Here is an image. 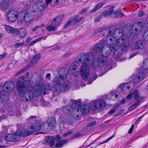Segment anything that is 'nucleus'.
Segmentation results:
<instances>
[{
	"instance_id": "obj_1",
	"label": "nucleus",
	"mask_w": 148,
	"mask_h": 148,
	"mask_svg": "<svg viewBox=\"0 0 148 148\" xmlns=\"http://www.w3.org/2000/svg\"><path fill=\"white\" fill-rule=\"evenodd\" d=\"M109 32L106 40V46L104 47V40H101L92 48L91 51L82 53L80 58L69 66L68 70L65 68L59 70V77H56L53 80L54 83L60 86L59 91L65 92L69 90L72 82L76 83L78 81L79 74L84 80L86 79L90 73V66L92 69L96 70L99 66H104L107 60V56L110 55L112 51L114 59H120L121 52L119 50V48L111 30Z\"/></svg>"
},
{
	"instance_id": "obj_2",
	"label": "nucleus",
	"mask_w": 148,
	"mask_h": 148,
	"mask_svg": "<svg viewBox=\"0 0 148 148\" xmlns=\"http://www.w3.org/2000/svg\"><path fill=\"white\" fill-rule=\"evenodd\" d=\"M29 77V74L27 73L25 76H22L20 77L17 82L16 87L18 92L20 94L23 93L21 96L22 101L30 100L34 96L38 97L42 94L45 95L47 94L46 91L51 89L49 84H45L43 77L42 76L40 78L34 90V88L29 87L30 82L29 80L25 82V77L27 78Z\"/></svg>"
},
{
	"instance_id": "obj_3",
	"label": "nucleus",
	"mask_w": 148,
	"mask_h": 148,
	"mask_svg": "<svg viewBox=\"0 0 148 148\" xmlns=\"http://www.w3.org/2000/svg\"><path fill=\"white\" fill-rule=\"evenodd\" d=\"M64 0H46V6L44 5V3L42 1H37L33 5L32 11L30 10V7L29 5H26L23 10L19 14L18 22L21 23L25 22L28 24H30L33 21L34 16L41 14L44 9L58 3H62Z\"/></svg>"
},
{
	"instance_id": "obj_4",
	"label": "nucleus",
	"mask_w": 148,
	"mask_h": 148,
	"mask_svg": "<svg viewBox=\"0 0 148 148\" xmlns=\"http://www.w3.org/2000/svg\"><path fill=\"white\" fill-rule=\"evenodd\" d=\"M114 91L112 92L108 96L107 95L103 96V99L99 98L92 101L90 103V106L88 104H86L80 106V102L75 100H73V102L71 104L72 108L75 109L80 107V110L82 114H85L89 112L90 110L92 111H95L98 108L101 110L105 106L106 102L103 99L108 98L110 100H114V99L118 100L119 97L118 95L116 94Z\"/></svg>"
},
{
	"instance_id": "obj_5",
	"label": "nucleus",
	"mask_w": 148,
	"mask_h": 148,
	"mask_svg": "<svg viewBox=\"0 0 148 148\" xmlns=\"http://www.w3.org/2000/svg\"><path fill=\"white\" fill-rule=\"evenodd\" d=\"M140 70L141 71L136 76L134 74L130 77V80H132L130 82L127 84L123 83L119 86V88L123 94L129 92L130 88H134L135 84L144 79L145 75L148 73V58L143 61Z\"/></svg>"
},
{
	"instance_id": "obj_6",
	"label": "nucleus",
	"mask_w": 148,
	"mask_h": 148,
	"mask_svg": "<svg viewBox=\"0 0 148 148\" xmlns=\"http://www.w3.org/2000/svg\"><path fill=\"white\" fill-rule=\"evenodd\" d=\"M127 30L126 31H122V30L117 29H116L112 34L115 37V41L117 45L119 48V47L122 46V49L123 51H128L132 49V44L130 42L128 36L130 35V31Z\"/></svg>"
},
{
	"instance_id": "obj_7",
	"label": "nucleus",
	"mask_w": 148,
	"mask_h": 148,
	"mask_svg": "<svg viewBox=\"0 0 148 148\" xmlns=\"http://www.w3.org/2000/svg\"><path fill=\"white\" fill-rule=\"evenodd\" d=\"M46 124L47 122H45L41 125L39 123H36L32 124L30 127V129L22 131L18 129L15 132V134L17 136H21L24 137L27 136L34 134H36L35 133V132H38L40 129L44 130Z\"/></svg>"
},
{
	"instance_id": "obj_8",
	"label": "nucleus",
	"mask_w": 148,
	"mask_h": 148,
	"mask_svg": "<svg viewBox=\"0 0 148 148\" xmlns=\"http://www.w3.org/2000/svg\"><path fill=\"white\" fill-rule=\"evenodd\" d=\"M70 108L69 106H64L62 108V110L63 112V116L59 118L61 123L66 122L69 124H71L73 119H79V115H77L76 117L72 115L73 114L70 112Z\"/></svg>"
},
{
	"instance_id": "obj_9",
	"label": "nucleus",
	"mask_w": 148,
	"mask_h": 148,
	"mask_svg": "<svg viewBox=\"0 0 148 148\" xmlns=\"http://www.w3.org/2000/svg\"><path fill=\"white\" fill-rule=\"evenodd\" d=\"M7 18L8 21L10 22H13L18 19L19 14L17 11L11 10L8 11L6 13Z\"/></svg>"
},
{
	"instance_id": "obj_10",
	"label": "nucleus",
	"mask_w": 148,
	"mask_h": 148,
	"mask_svg": "<svg viewBox=\"0 0 148 148\" xmlns=\"http://www.w3.org/2000/svg\"><path fill=\"white\" fill-rule=\"evenodd\" d=\"M15 87L14 83L12 82H6L3 86H2L1 84H0V88H3L4 90L0 91V98L2 96L1 95L3 94L5 92H9L13 90Z\"/></svg>"
},
{
	"instance_id": "obj_11",
	"label": "nucleus",
	"mask_w": 148,
	"mask_h": 148,
	"mask_svg": "<svg viewBox=\"0 0 148 148\" xmlns=\"http://www.w3.org/2000/svg\"><path fill=\"white\" fill-rule=\"evenodd\" d=\"M78 16L76 15L74 17L69 19L67 23L64 25V28H67L70 25L71 23L72 22L74 23H76L79 22L82 20L83 18V17H81L79 19H78Z\"/></svg>"
},
{
	"instance_id": "obj_12",
	"label": "nucleus",
	"mask_w": 148,
	"mask_h": 148,
	"mask_svg": "<svg viewBox=\"0 0 148 148\" xmlns=\"http://www.w3.org/2000/svg\"><path fill=\"white\" fill-rule=\"evenodd\" d=\"M26 29L24 28L16 29L15 35L21 38H24L26 36Z\"/></svg>"
},
{
	"instance_id": "obj_13",
	"label": "nucleus",
	"mask_w": 148,
	"mask_h": 148,
	"mask_svg": "<svg viewBox=\"0 0 148 148\" xmlns=\"http://www.w3.org/2000/svg\"><path fill=\"white\" fill-rule=\"evenodd\" d=\"M145 44L142 40H138L134 44V46L136 49H143L145 48Z\"/></svg>"
},
{
	"instance_id": "obj_14",
	"label": "nucleus",
	"mask_w": 148,
	"mask_h": 148,
	"mask_svg": "<svg viewBox=\"0 0 148 148\" xmlns=\"http://www.w3.org/2000/svg\"><path fill=\"white\" fill-rule=\"evenodd\" d=\"M62 18V16H57L52 21L51 23V25L56 27L58 26L61 21Z\"/></svg>"
},
{
	"instance_id": "obj_15",
	"label": "nucleus",
	"mask_w": 148,
	"mask_h": 148,
	"mask_svg": "<svg viewBox=\"0 0 148 148\" xmlns=\"http://www.w3.org/2000/svg\"><path fill=\"white\" fill-rule=\"evenodd\" d=\"M16 136H17L15 134H9L5 135V140L8 142H12L16 139Z\"/></svg>"
},
{
	"instance_id": "obj_16",
	"label": "nucleus",
	"mask_w": 148,
	"mask_h": 148,
	"mask_svg": "<svg viewBox=\"0 0 148 148\" xmlns=\"http://www.w3.org/2000/svg\"><path fill=\"white\" fill-rule=\"evenodd\" d=\"M133 26L135 27H137V28H135V31L136 32V34H137L139 32V30H142V28L143 27V25L142 23L141 22H136L133 24Z\"/></svg>"
},
{
	"instance_id": "obj_17",
	"label": "nucleus",
	"mask_w": 148,
	"mask_h": 148,
	"mask_svg": "<svg viewBox=\"0 0 148 148\" xmlns=\"http://www.w3.org/2000/svg\"><path fill=\"white\" fill-rule=\"evenodd\" d=\"M5 28L7 32L15 35L16 28H14L11 26L7 25H5Z\"/></svg>"
},
{
	"instance_id": "obj_18",
	"label": "nucleus",
	"mask_w": 148,
	"mask_h": 148,
	"mask_svg": "<svg viewBox=\"0 0 148 148\" xmlns=\"http://www.w3.org/2000/svg\"><path fill=\"white\" fill-rule=\"evenodd\" d=\"M113 8L112 7H110L108 8V10L104 11L101 14L102 16H104L105 17H107L112 14L113 11Z\"/></svg>"
},
{
	"instance_id": "obj_19",
	"label": "nucleus",
	"mask_w": 148,
	"mask_h": 148,
	"mask_svg": "<svg viewBox=\"0 0 148 148\" xmlns=\"http://www.w3.org/2000/svg\"><path fill=\"white\" fill-rule=\"evenodd\" d=\"M9 1L8 0H5L0 5V7L2 10L3 11L6 10L8 8Z\"/></svg>"
},
{
	"instance_id": "obj_20",
	"label": "nucleus",
	"mask_w": 148,
	"mask_h": 148,
	"mask_svg": "<svg viewBox=\"0 0 148 148\" xmlns=\"http://www.w3.org/2000/svg\"><path fill=\"white\" fill-rule=\"evenodd\" d=\"M47 142L49 143L50 146H52L54 143V138L53 137L47 136L45 137Z\"/></svg>"
},
{
	"instance_id": "obj_21",
	"label": "nucleus",
	"mask_w": 148,
	"mask_h": 148,
	"mask_svg": "<svg viewBox=\"0 0 148 148\" xmlns=\"http://www.w3.org/2000/svg\"><path fill=\"white\" fill-rule=\"evenodd\" d=\"M48 123V126L49 127H54L56 123L55 119L54 117H51L49 118L47 121Z\"/></svg>"
},
{
	"instance_id": "obj_22",
	"label": "nucleus",
	"mask_w": 148,
	"mask_h": 148,
	"mask_svg": "<svg viewBox=\"0 0 148 148\" xmlns=\"http://www.w3.org/2000/svg\"><path fill=\"white\" fill-rule=\"evenodd\" d=\"M103 5L104 4L103 3H100L97 4L93 9L90 11V14L95 12L97 10L100 9Z\"/></svg>"
},
{
	"instance_id": "obj_23",
	"label": "nucleus",
	"mask_w": 148,
	"mask_h": 148,
	"mask_svg": "<svg viewBox=\"0 0 148 148\" xmlns=\"http://www.w3.org/2000/svg\"><path fill=\"white\" fill-rule=\"evenodd\" d=\"M68 141L65 139L62 141H59L55 144V147H57L61 148L62 147L63 144L67 143Z\"/></svg>"
},
{
	"instance_id": "obj_24",
	"label": "nucleus",
	"mask_w": 148,
	"mask_h": 148,
	"mask_svg": "<svg viewBox=\"0 0 148 148\" xmlns=\"http://www.w3.org/2000/svg\"><path fill=\"white\" fill-rule=\"evenodd\" d=\"M41 58L40 55V54H36L32 59L31 62L32 63H36L38 60L40 59Z\"/></svg>"
},
{
	"instance_id": "obj_25",
	"label": "nucleus",
	"mask_w": 148,
	"mask_h": 148,
	"mask_svg": "<svg viewBox=\"0 0 148 148\" xmlns=\"http://www.w3.org/2000/svg\"><path fill=\"white\" fill-rule=\"evenodd\" d=\"M140 102L139 100H137L136 101L135 103L132 105L129 108V111H132L135 109L137 106Z\"/></svg>"
},
{
	"instance_id": "obj_26",
	"label": "nucleus",
	"mask_w": 148,
	"mask_h": 148,
	"mask_svg": "<svg viewBox=\"0 0 148 148\" xmlns=\"http://www.w3.org/2000/svg\"><path fill=\"white\" fill-rule=\"evenodd\" d=\"M134 99L135 100H139V95L138 93V92L137 90H135L133 92Z\"/></svg>"
},
{
	"instance_id": "obj_27",
	"label": "nucleus",
	"mask_w": 148,
	"mask_h": 148,
	"mask_svg": "<svg viewBox=\"0 0 148 148\" xmlns=\"http://www.w3.org/2000/svg\"><path fill=\"white\" fill-rule=\"evenodd\" d=\"M46 37H47L46 36L45 37V36H43L41 37H40V38H39L29 43V45H32L33 44H34L38 42L39 40H40L41 39H43L45 40L46 39Z\"/></svg>"
},
{
	"instance_id": "obj_28",
	"label": "nucleus",
	"mask_w": 148,
	"mask_h": 148,
	"mask_svg": "<svg viewBox=\"0 0 148 148\" xmlns=\"http://www.w3.org/2000/svg\"><path fill=\"white\" fill-rule=\"evenodd\" d=\"M47 29L48 30L51 31H54L56 29V27L53 25H52L51 24L48 26L47 27Z\"/></svg>"
},
{
	"instance_id": "obj_29",
	"label": "nucleus",
	"mask_w": 148,
	"mask_h": 148,
	"mask_svg": "<svg viewBox=\"0 0 148 148\" xmlns=\"http://www.w3.org/2000/svg\"><path fill=\"white\" fill-rule=\"evenodd\" d=\"M105 30L104 27H101L99 28L97 31L95 32L93 34V35L95 36L97 34Z\"/></svg>"
},
{
	"instance_id": "obj_30",
	"label": "nucleus",
	"mask_w": 148,
	"mask_h": 148,
	"mask_svg": "<svg viewBox=\"0 0 148 148\" xmlns=\"http://www.w3.org/2000/svg\"><path fill=\"white\" fill-rule=\"evenodd\" d=\"M97 78V76L96 75H94L93 77V80H88L86 83L87 84H91L92 82L95 80Z\"/></svg>"
},
{
	"instance_id": "obj_31",
	"label": "nucleus",
	"mask_w": 148,
	"mask_h": 148,
	"mask_svg": "<svg viewBox=\"0 0 148 148\" xmlns=\"http://www.w3.org/2000/svg\"><path fill=\"white\" fill-rule=\"evenodd\" d=\"M115 13L117 16H119L122 15L123 13L120 10H118L115 12Z\"/></svg>"
},
{
	"instance_id": "obj_32",
	"label": "nucleus",
	"mask_w": 148,
	"mask_h": 148,
	"mask_svg": "<svg viewBox=\"0 0 148 148\" xmlns=\"http://www.w3.org/2000/svg\"><path fill=\"white\" fill-rule=\"evenodd\" d=\"M26 68H24L20 70L16 74V75H20L21 74V73H23L24 71H26Z\"/></svg>"
},
{
	"instance_id": "obj_33",
	"label": "nucleus",
	"mask_w": 148,
	"mask_h": 148,
	"mask_svg": "<svg viewBox=\"0 0 148 148\" xmlns=\"http://www.w3.org/2000/svg\"><path fill=\"white\" fill-rule=\"evenodd\" d=\"M24 44V42L23 41L21 43H16L14 45V47L16 48H18L20 46H22Z\"/></svg>"
},
{
	"instance_id": "obj_34",
	"label": "nucleus",
	"mask_w": 148,
	"mask_h": 148,
	"mask_svg": "<svg viewBox=\"0 0 148 148\" xmlns=\"http://www.w3.org/2000/svg\"><path fill=\"white\" fill-rule=\"evenodd\" d=\"M114 137V135H113L111 137H109L108 139H106L105 140L102 142L101 144H104V143H106L109 141L110 140L112 139L113 137Z\"/></svg>"
},
{
	"instance_id": "obj_35",
	"label": "nucleus",
	"mask_w": 148,
	"mask_h": 148,
	"mask_svg": "<svg viewBox=\"0 0 148 148\" xmlns=\"http://www.w3.org/2000/svg\"><path fill=\"white\" fill-rule=\"evenodd\" d=\"M44 26V24H42L40 26H36L34 28L32 29V31L33 32L35 31L39 27H42Z\"/></svg>"
},
{
	"instance_id": "obj_36",
	"label": "nucleus",
	"mask_w": 148,
	"mask_h": 148,
	"mask_svg": "<svg viewBox=\"0 0 148 148\" xmlns=\"http://www.w3.org/2000/svg\"><path fill=\"white\" fill-rule=\"evenodd\" d=\"M96 123V122L95 121H92L90 122L88 125V127H90L94 125H95Z\"/></svg>"
},
{
	"instance_id": "obj_37",
	"label": "nucleus",
	"mask_w": 148,
	"mask_h": 148,
	"mask_svg": "<svg viewBox=\"0 0 148 148\" xmlns=\"http://www.w3.org/2000/svg\"><path fill=\"white\" fill-rule=\"evenodd\" d=\"M51 74L50 73H48L46 75L45 78L47 79L50 80L51 78Z\"/></svg>"
},
{
	"instance_id": "obj_38",
	"label": "nucleus",
	"mask_w": 148,
	"mask_h": 148,
	"mask_svg": "<svg viewBox=\"0 0 148 148\" xmlns=\"http://www.w3.org/2000/svg\"><path fill=\"white\" fill-rule=\"evenodd\" d=\"M101 14H100L98 17L96 18L95 20V21L97 22L99 21L101 18Z\"/></svg>"
},
{
	"instance_id": "obj_39",
	"label": "nucleus",
	"mask_w": 148,
	"mask_h": 148,
	"mask_svg": "<svg viewBox=\"0 0 148 148\" xmlns=\"http://www.w3.org/2000/svg\"><path fill=\"white\" fill-rule=\"evenodd\" d=\"M124 110L123 109H122L119 111L118 112L116 113V115H119L122 114L124 112Z\"/></svg>"
},
{
	"instance_id": "obj_40",
	"label": "nucleus",
	"mask_w": 148,
	"mask_h": 148,
	"mask_svg": "<svg viewBox=\"0 0 148 148\" xmlns=\"http://www.w3.org/2000/svg\"><path fill=\"white\" fill-rule=\"evenodd\" d=\"M138 16L139 17H141L143 16L144 15V13L143 11H140L138 12Z\"/></svg>"
},
{
	"instance_id": "obj_41",
	"label": "nucleus",
	"mask_w": 148,
	"mask_h": 148,
	"mask_svg": "<svg viewBox=\"0 0 148 148\" xmlns=\"http://www.w3.org/2000/svg\"><path fill=\"white\" fill-rule=\"evenodd\" d=\"M61 139V137L60 135H58L56 136L55 137L56 140L57 142H58L60 141Z\"/></svg>"
},
{
	"instance_id": "obj_42",
	"label": "nucleus",
	"mask_w": 148,
	"mask_h": 148,
	"mask_svg": "<svg viewBox=\"0 0 148 148\" xmlns=\"http://www.w3.org/2000/svg\"><path fill=\"white\" fill-rule=\"evenodd\" d=\"M132 92L129 93L127 97V99L128 100H130L132 97Z\"/></svg>"
},
{
	"instance_id": "obj_43",
	"label": "nucleus",
	"mask_w": 148,
	"mask_h": 148,
	"mask_svg": "<svg viewBox=\"0 0 148 148\" xmlns=\"http://www.w3.org/2000/svg\"><path fill=\"white\" fill-rule=\"evenodd\" d=\"M137 54V53L136 52L132 54H131L130 55L129 57V58L130 59L132 58L133 57H134Z\"/></svg>"
},
{
	"instance_id": "obj_44",
	"label": "nucleus",
	"mask_w": 148,
	"mask_h": 148,
	"mask_svg": "<svg viewBox=\"0 0 148 148\" xmlns=\"http://www.w3.org/2000/svg\"><path fill=\"white\" fill-rule=\"evenodd\" d=\"M61 47L59 45H57L56 47H54L53 48V49L55 50H58L60 49H61Z\"/></svg>"
},
{
	"instance_id": "obj_45",
	"label": "nucleus",
	"mask_w": 148,
	"mask_h": 148,
	"mask_svg": "<svg viewBox=\"0 0 148 148\" xmlns=\"http://www.w3.org/2000/svg\"><path fill=\"white\" fill-rule=\"evenodd\" d=\"M5 57V54H2L0 55V59L2 60Z\"/></svg>"
},
{
	"instance_id": "obj_46",
	"label": "nucleus",
	"mask_w": 148,
	"mask_h": 148,
	"mask_svg": "<svg viewBox=\"0 0 148 148\" xmlns=\"http://www.w3.org/2000/svg\"><path fill=\"white\" fill-rule=\"evenodd\" d=\"M87 10L86 9L84 8L82 10L80 14H83L86 12Z\"/></svg>"
},
{
	"instance_id": "obj_47",
	"label": "nucleus",
	"mask_w": 148,
	"mask_h": 148,
	"mask_svg": "<svg viewBox=\"0 0 148 148\" xmlns=\"http://www.w3.org/2000/svg\"><path fill=\"white\" fill-rule=\"evenodd\" d=\"M115 111V109H112L110 110V111L109 112V114H111L113 113H114Z\"/></svg>"
},
{
	"instance_id": "obj_48",
	"label": "nucleus",
	"mask_w": 148,
	"mask_h": 148,
	"mask_svg": "<svg viewBox=\"0 0 148 148\" xmlns=\"http://www.w3.org/2000/svg\"><path fill=\"white\" fill-rule=\"evenodd\" d=\"M81 135V134L79 132L78 133L75 134L74 136L75 137H77Z\"/></svg>"
},
{
	"instance_id": "obj_49",
	"label": "nucleus",
	"mask_w": 148,
	"mask_h": 148,
	"mask_svg": "<svg viewBox=\"0 0 148 148\" xmlns=\"http://www.w3.org/2000/svg\"><path fill=\"white\" fill-rule=\"evenodd\" d=\"M71 133H72V132H68L67 133H65L63 135V136L64 137V136H67V135L69 134H71Z\"/></svg>"
},
{
	"instance_id": "obj_50",
	"label": "nucleus",
	"mask_w": 148,
	"mask_h": 148,
	"mask_svg": "<svg viewBox=\"0 0 148 148\" xmlns=\"http://www.w3.org/2000/svg\"><path fill=\"white\" fill-rule=\"evenodd\" d=\"M126 101V99H123L121 100L120 102L122 104L124 103Z\"/></svg>"
},
{
	"instance_id": "obj_51",
	"label": "nucleus",
	"mask_w": 148,
	"mask_h": 148,
	"mask_svg": "<svg viewBox=\"0 0 148 148\" xmlns=\"http://www.w3.org/2000/svg\"><path fill=\"white\" fill-rule=\"evenodd\" d=\"M3 128L4 130L6 131H7L8 129V127L6 126H3Z\"/></svg>"
},
{
	"instance_id": "obj_52",
	"label": "nucleus",
	"mask_w": 148,
	"mask_h": 148,
	"mask_svg": "<svg viewBox=\"0 0 148 148\" xmlns=\"http://www.w3.org/2000/svg\"><path fill=\"white\" fill-rule=\"evenodd\" d=\"M31 40V38H29V37H28L27 38L26 40V42H29V41H30V40Z\"/></svg>"
},
{
	"instance_id": "obj_53",
	"label": "nucleus",
	"mask_w": 148,
	"mask_h": 148,
	"mask_svg": "<svg viewBox=\"0 0 148 148\" xmlns=\"http://www.w3.org/2000/svg\"><path fill=\"white\" fill-rule=\"evenodd\" d=\"M9 114L10 116H12L14 115L13 112L11 111L9 112Z\"/></svg>"
},
{
	"instance_id": "obj_54",
	"label": "nucleus",
	"mask_w": 148,
	"mask_h": 148,
	"mask_svg": "<svg viewBox=\"0 0 148 148\" xmlns=\"http://www.w3.org/2000/svg\"><path fill=\"white\" fill-rule=\"evenodd\" d=\"M35 116H31L29 118V119L30 120L31 119H34L35 118Z\"/></svg>"
},
{
	"instance_id": "obj_55",
	"label": "nucleus",
	"mask_w": 148,
	"mask_h": 148,
	"mask_svg": "<svg viewBox=\"0 0 148 148\" xmlns=\"http://www.w3.org/2000/svg\"><path fill=\"white\" fill-rule=\"evenodd\" d=\"M132 130H132L130 128V129L129 130V131L128 132V133L129 134L131 133H132Z\"/></svg>"
},
{
	"instance_id": "obj_56",
	"label": "nucleus",
	"mask_w": 148,
	"mask_h": 148,
	"mask_svg": "<svg viewBox=\"0 0 148 148\" xmlns=\"http://www.w3.org/2000/svg\"><path fill=\"white\" fill-rule=\"evenodd\" d=\"M144 116V115H143L142 116H141L140 117L138 118V120H140V119H141Z\"/></svg>"
},
{
	"instance_id": "obj_57",
	"label": "nucleus",
	"mask_w": 148,
	"mask_h": 148,
	"mask_svg": "<svg viewBox=\"0 0 148 148\" xmlns=\"http://www.w3.org/2000/svg\"><path fill=\"white\" fill-rule=\"evenodd\" d=\"M134 128V125L133 124H132L131 127L130 128V129L132 130H133Z\"/></svg>"
},
{
	"instance_id": "obj_58",
	"label": "nucleus",
	"mask_w": 148,
	"mask_h": 148,
	"mask_svg": "<svg viewBox=\"0 0 148 148\" xmlns=\"http://www.w3.org/2000/svg\"><path fill=\"white\" fill-rule=\"evenodd\" d=\"M143 99H144V98L142 97H140V99L139 98V99L140 101V100H141V101L143 100Z\"/></svg>"
},
{
	"instance_id": "obj_59",
	"label": "nucleus",
	"mask_w": 148,
	"mask_h": 148,
	"mask_svg": "<svg viewBox=\"0 0 148 148\" xmlns=\"http://www.w3.org/2000/svg\"><path fill=\"white\" fill-rule=\"evenodd\" d=\"M29 2L30 3H32L34 1V0H29Z\"/></svg>"
},
{
	"instance_id": "obj_60",
	"label": "nucleus",
	"mask_w": 148,
	"mask_h": 148,
	"mask_svg": "<svg viewBox=\"0 0 148 148\" xmlns=\"http://www.w3.org/2000/svg\"><path fill=\"white\" fill-rule=\"evenodd\" d=\"M73 2H76L78 1L79 0H73Z\"/></svg>"
},
{
	"instance_id": "obj_61",
	"label": "nucleus",
	"mask_w": 148,
	"mask_h": 148,
	"mask_svg": "<svg viewBox=\"0 0 148 148\" xmlns=\"http://www.w3.org/2000/svg\"><path fill=\"white\" fill-rule=\"evenodd\" d=\"M138 122L136 121H135V124H137V123Z\"/></svg>"
},
{
	"instance_id": "obj_62",
	"label": "nucleus",
	"mask_w": 148,
	"mask_h": 148,
	"mask_svg": "<svg viewBox=\"0 0 148 148\" xmlns=\"http://www.w3.org/2000/svg\"><path fill=\"white\" fill-rule=\"evenodd\" d=\"M106 73V72L105 73H103V74H102L101 75H99V76H102L103 75V74H105Z\"/></svg>"
},
{
	"instance_id": "obj_63",
	"label": "nucleus",
	"mask_w": 148,
	"mask_h": 148,
	"mask_svg": "<svg viewBox=\"0 0 148 148\" xmlns=\"http://www.w3.org/2000/svg\"><path fill=\"white\" fill-rule=\"evenodd\" d=\"M139 120H138V119L136 121L138 122V121H139Z\"/></svg>"
},
{
	"instance_id": "obj_64",
	"label": "nucleus",
	"mask_w": 148,
	"mask_h": 148,
	"mask_svg": "<svg viewBox=\"0 0 148 148\" xmlns=\"http://www.w3.org/2000/svg\"><path fill=\"white\" fill-rule=\"evenodd\" d=\"M77 112H78L79 111V110L78 109H77Z\"/></svg>"
}]
</instances>
